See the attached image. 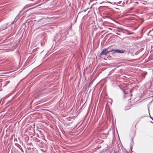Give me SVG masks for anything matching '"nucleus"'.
Here are the masks:
<instances>
[{
    "mask_svg": "<svg viewBox=\"0 0 153 153\" xmlns=\"http://www.w3.org/2000/svg\"><path fill=\"white\" fill-rule=\"evenodd\" d=\"M117 34H118V35H120V34H118V33H117Z\"/></svg>",
    "mask_w": 153,
    "mask_h": 153,
    "instance_id": "obj_16",
    "label": "nucleus"
},
{
    "mask_svg": "<svg viewBox=\"0 0 153 153\" xmlns=\"http://www.w3.org/2000/svg\"><path fill=\"white\" fill-rule=\"evenodd\" d=\"M150 118H151L152 119H153L152 117H151V116H150Z\"/></svg>",
    "mask_w": 153,
    "mask_h": 153,
    "instance_id": "obj_15",
    "label": "nucleus"
},
{
    "mask_svg": "<svg viewBox=\"0 0 153 153\" xmlns=\"http://www.w3.org/2000/svg\"><path fill=\"white\" fill-rule=\"evenodd\" d=\"M41 29H42V30H44V28H41Z\"/></svg>",
    "mask_w": 153,
    "mask_h": 153,
    "instance_id": "obj_14",
    "label": "nucleus"
},
{
    "mask_svg": "<svg viewBox=\"0 0 153 153\" xmlns=\"http://www.w3.org/2000/svg\"><path fill=\"white\" fill-rule=\"evenodd\" d=\"M38 24H39V25L40 26H39V27H42V26H44V25H40V23H39Z\"/></svg>",
    "mask_w": 153,
    "mask_h": 153,
    "instance_id": "obj_9",
    "label": "nucleus"
},
{
    "mask_svg": "<svg viewBox=\"0 0 153 153\" xmlns=\"http://www.w3.org/2000/svg\"><path fill=\"white\" fill-rule=\"evenodd\" d=\"M121 2V1H119L118 3H120V2Z\"/></svg>",
    "mask_w": 153,
    "mask_h": 153,
    "instance_id": "obj_17",
    "label": "nucleus"
},
{
    "mask_svg": "<svg viewBox=\"0 0 153 153\" xmlns=\"http://www.w3.org/2000/svg\"><path fill=\"white\" fill-rule=\"evenodd\" d=\"M36 29H39V27H38V28H36Z\"/></svg>",
    "mask_w": 153,
    "mask_h": 153,
    "instance_id": "obj_19",
    "label": "nucleus"
},
{
    "mask_svg": "<svg viewBox=\"0 0 153 153\" xmlns=\"http://www.w3.org/2000/svg\"><path fill=\"white\" fill-rule=\"evenodd\" d=\"M131 150H132V147H131Z\"/></svg>",
    "mask_w": 153,
    "mask_h": 153,
    "instance_id": "obj_18",
    "label": "nucleus"
},
{
    "mask_svg": "<svg viewBox=\"0 0 153 153\" xmlns=\"http://www.w3.org/2000/svg\"><path fill=\"white\" fill-rule=\"evenodd\" d=\"M104 153H110V152H105Z\"/></svg>",
    "mask_w": 153,
    "mask_h": 153,
    "instance_id": "obj_11",
    "label": "nucleus"
},
{
    "mask_svg": "<svg viewBox=\"0 0 153 153\" xmlns=\"http://www.w3.org/2000/svg\"><path fill=\"white\" fill-rule=\"evenodd\" d=\"M109 53V52L107 50V49L104 48L103 49L102 51L100 53L101 55H106L107 54Z\"/></svg>",
    "mask_w": 153,
    "mask_h": 153,
    "instance_id": "obj_3",
    "label": "nucleus"
},
{
    "mask_svg": "<svg viewBox=\"0 0 153 153\" xmlns=\"http://www.w3.org/2000/svg\"><path fill=\"white\" fill-rule=\"evenodd\" d=\"M114 51L119 53H124L125 51V50L122 49L121 50H118V49L115 50Z\"/></svg>",
    "mask_w": 153,
    "mask_h": 153,
    "instance_id": "obj_4",
    "label": "nucleus"
},
{
    "mask_svg": "<svg viewBox=\"0 0 153 153\" xmlns=\"http://www.w3.org/2000/svg\"><path fill=\"white\" fill-rule=\"evenodd\" d=\"M123 91L125 94H130L131 96L132 95L131 93L132 92V91L131 89H128L127 87H126L123 90Z\"/></svg>",
    "mask_w": 153,
    "mask_h": 153,
    "instance_id": "obj_2",
    "label": "nucleus"
},
{
    "mask_svg": "<svg viewBox=\"0 0 153 153\" xmlns=\"http://www.w3.org/2000/svg\"><path fill=\"white\" fill-rule=\"evenodd\" d=\"M152 30H153V29H152Z\"/></svg>",
    "mask_w": 153,
    "mask_h": 153,
    "instance_id": "obj_21",
    "label": "nucleus"
},
{
    "mask_svg": "<svg viewBox=\"0 0 153 153\" xmlns=\"http://www.w3.org/2000/svg\"><path fill=\"white\" fill-rule=\"evenodd\" d=\"M123 153H130L127 152L126 150V149H123Z\"/></svg>",
    "mask_w": 153,
    "mask_h": 153,
    "instance_id": "obj_6",
    "label": "nucleus"
},
{
    "mask_svg": "<svg viewBox=\"0 0 153 153\" xmlns=\"http://www.w3.org/2000/svg\"><path fill=\"white\" fill-rule=\"evenodd\" d=\"M8 25V24H7L6 25H4L3 26V27L2 28L3 29H6L7 27V25Z\"/></svg>",
    "mask_w": 153,
    "mask_h": 153,
    "instance_id": "obj_5",
    "label": "nucleus"
},
{
    "mask_svg": "<svg viewBox=\"0 0 153 153\" xmlns=\"http://www.w3.org/2000/svg\"><path fill=\"white\" fill-rule=\"evenodd\" d=\"M115 50L113 49H110L109 51H108L109 52V53L112 51H114Z\"/></svg>",
    "mask_w": 153,
    "mask_h": 153,
    "instance_id": "obj_7",
    "label": "nucleus"
},
{
    "mask_svg": "<svg viewBox=\"0 0 153 153\" xmlns=\"http://www.w3.org/2000/svg\"><path fill=\"white\" fill-rule=\"evenodd\" d=\"M68 34V32H65V33H62V35H61V33H60L57 34V36L55 37V39H56V38H58L59 39L57 40V41H59V40L63 41L65 39L66 37L65 36L67 35Z\"/></svg>",
    "mask_w": 153,
    "mask_h": 153,
    "instance_id": "obj_1",
    "label": "nucleus"
},
{
    "mask_svg": "<svg viewBox=\"0 0 153 153\" xmlns=\"http://www.w3.org/2000/svg\"><path fill=\"white\" fill-rule=\"evenodd\" d=\"M112 53H116V52H115V51H112Z\"/></svg>",
    "mask_w": 153,
    "mask_h": 153,
    "instance_id": "obj_12",
    "label": "nucleus"
},
{
    "mask_svg": "<svg viewBox=\"0 0 153 153\" xmlns=\"http://www.w3.org/2000/svg\"><path fill=\"white\" fill-rule=\"evenodd\" d=\"M111 153H118V152L116 150H114V152H112Z\"/></svg>",
    "mask_w": 153,
    "mask_h": 153,
    "instance_id": "obj_8",
    "label": "nucleus"
},
{
    "mask_svg": "<svg viewBox=\"0 0 153 153\" xmlns=\"http://www.w3.org/2000/svg\"><path fill=\"white\" fill-rule=\"evenodd\" d=\"M152 120H153V119H152Z\"/></svg>",
    "mask_w": 153,
    "mask_h": 153,
    "instance_id": "obj_20",
    "label": "nucleus"
},
{
    "mask_svg": "<svg viewBox=\"0 0 153 153\" xmlns=\"http://www.w3.org/2000/svg\"><path fill=\"white\" fill-rule=\"evenodd\" d=\"M88 9V8H87V9H85V10H84L83 11H84V12H85L86 11V10H87Z\"/></svg>",
    "mask_w": 153,
    "mask_h": 153,
    "instance_id": "obj_10",
    "label": "nucleus"
},
{
    "mask_svg": "<svg viewBox=\"0 0 153 153\" xmlns=\"http://www.w3.org/2000/svg\"><path fill=\"white\" fill-rule=\"evenodd\" d=\"M148 111H149V114H149V108H148Z\"/></svg>",
    "mask_w": 153,
    "mask_h": 153,
    "instance_id": "obj_13",
    "label": "nucleus"
}]
</instances>
